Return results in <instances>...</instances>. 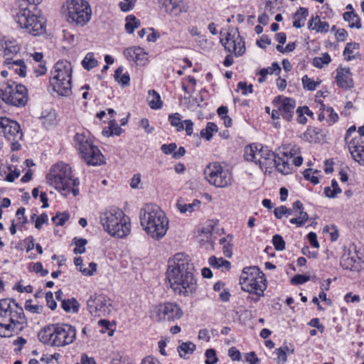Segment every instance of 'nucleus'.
Returning <instances> with one entry per match:
<instances>
[{
    "label": "nucleus",
    "instance_id": "nucleus-1",
    "mask_svg": "<svg viewBox=\"0 0 364 364\" xmlns=\"http://www.w3.org/2000/svg\"><path fill=\"white\" fill-rule=\"evenodd\" d=\"M193 270V264L184 253H177L168 260L166 278L175 294L187 296L196 290Z\"/></svg>",
    "mask_w": 364,
    "mask_h": 364
},
{
    "label": "nucleus",
    "instance_id": "nucleus-2",
    "mask_svg": "<svg viewBox=\"0 0 364 364\" xmlns=\"http://www.w3.org/2000/svg\"><path fill=\"white\" fill-rule=\"evenodd\" d=\"M26 323L23 308L14 299H0V336L10 337Z\"/></svg>",
    "mask_w": 364,
    "mask_h": 364
},
{
    "label": "nucleus",
    "instance_id": "nucleus-3",
    "mask_svg": "<svg viewBox=\"0 0 364 364\" xmlns=\"http://www.w3.org/2000/svg\"><path fill=\"white\" fill-rule=\"evenodd\" d=\"M139 219L144 230L151 238L159 240L166 234L169 221L158 205L146 204L140 210Z\"/></svg>",
    "mask_w": 364,
    "mask_h": 364
},
{
    "label": "nucleus",
    "instance_id": "nucleus-4",
    "mask_svg": "<svg viewBox=\"0 0 364 364\" xmlns=\"http://www.w3.org/2000/svg\"><path fill=\"white\" fill-rule=\"evenodd\" d=\"M46 180L49 185L64 196L70 193L74 196L79 194V179L74 178L71 167L68 164L58 162L53 165L46 176Z\"/></svg>",
    "mask_w": 364,
    "mask_h": 364
},
{
    "label": "nucleus",
    "instance_id": "nucleus-5",
    "mask_svg": "<svg viewBox=\"0 0 364 364\" xmlns=\"http://www.w3.org/2000/svg\"><path fill=\"white\" fill-rule=\"evenodd\" d=\"M39 341L51 346L63 347L71 344L76 338V328L68 323H56L41 329Z\"/></svg>",
    "mask_w": 364,
    "mask_h": 364
},
{
    "label": "nucleus",
    "instance_id": "nucleus-6",
    "mask_svg": "<svg viewBox=\"0 0 364 364\" xmlns=\"http://www.w3.org/2000/svg\"><path fill=\"white\" fill-rule=\"evenodd\" d=\"M100 219L104 230L111 236L123 238L130 232V219L120 209L105 210L101 213Z\"/></svg>",
    "mask_w": 364,
    "mask_h": 364
},
{
    "label": "nucleus",
    "instance_id": "nucleus-7",
    "mask_svg": "<svg viewBox=\"0 0 364 364\" xmlns=\"http://www.w3.org/2000/svg\"><path fill=\"white\" fill-rule=\"evenodd\" d=\"M72 66L67 60L58 61L51 71L50 84L59 95L68 96L71 93Z\"/></svg>",
    "mask_w": 364,
    "mask_h": 364
},
{
    "label": "nucleus",
    "instance_id": "nucleus-8",
    "mask_svg": "<svg viewBox=\"0 0 364 364\" xmlns=\"http://www.w3.org/2000/svg\"><path fill=\"white\" fill-rule=\"evenodd\" d=\"M240 284L242 290L257 296H264V291L267 288L264 275L256 266L243 268L240 277Z\"/></svg>",
    "mask_w": 364,
    "mask_h": 364
},
{
    "label": "nucleus",
    "instance_id": "nucleus-9",
    "mask_svg": "<svg viewBox=\"0 0 364 364\" xmlns=\"http://www.w3.org/2000/svg\"><path fill=\"white\" fill-rule=\"evenodd\" d=\"M74 142L81 158L87 165L100 166L105 163L104 156L89 136L85 133H77Z\"/></svg>",
    "mask_w": 364,
    "mask_h": 364
},
{
    "label": "nucleus",
    "instance_id": "nucleus-10",
    "mask_svg": "<svg viewBox=\"0 0 364 364\" xmlns=\"http://www.w3.org/2000/svg\"><path fill=\"white\" fill-rule=\"evenodd\" d=\"M244 159L247 161L253 162L265 172H271L274 164V152L268 146L261 144H251L245 146Z\"/></svg>",
    "mask_w": 364,
    "mask_h": 364
},
{
    "label": "nucleus",
    "instance_id": "nucleus-11",
    "mask_svg": "<svg viewBox=\"0 0 364 364\" xmlns=\"http://www.w3.org/2000/svg\"><path fill=\"white\" fill-rule=\"evenodd\" d=\"M220 42L224 46L225 50L229 53L223 61V65L225 67H230L233 64L232 55L237 58L242 56L245 53V41L240 36L237 29H230L225 38L220 39Z\"/></svg>",
    "mask_w": 364,
    "mask_h": 364
},
{
    "label": "nucleus",
    "instance_id": "nucleus-12",
    "mask_svg": "<svg viewBox=\"0 0 364 364\" xmlns=\"http://www.w3.org/2000/svg\"><path fill=\"white\" fill-rule=\"evenodd\" d=\"M67 21L78 26H85L90 21L92 9L85 0H70L67 3Z\"/></svg>",
    "mask_w": 364,
    "mask_h": 364
},
{
    "label": "nucleus",
    "instance_id": "nucleus-13",
    "mask_svg": "<svg viewBox=\"0 0 364 364\" xmlns=\"http://www.w3.org/2000/svg\"><path fill=\"white\" fill-rule=\"evenodd\" d=\"M0 97L8 105L15 107H23L28 100L26 87L21 84H0Z\"/></svg>",
    "mask_w": 364,
    "mask_h": 364
},
{
    "label": "nucleus",
    "instance_id": "nucleus-14",
    "mask_svg": "<svg viewBox=\"0 0 364 364\" xmlns=\"http://www.w3.org/2000/svg\"><path fill=\"white\" fill-rule=\"evenodd\" d=\"M16 21L21 28L33 36H38L45 31L43 19L38 16L28 7H21L16 15Z\"/></svg>",
    "mask_w": 364,
    "mask_h": 364
},
{
    "label": "nucleus",
    "instance_id": "nucleus-15",
    "mask_svg": "<svg viewBox=\"0 0 364 364\" xmlns=\"http://www.w3.org/2000/svg\"><path fill=\"white\" fill-rule=\"evenodd\" d=\"M204 175L208 183L217 188H226L232 183L231 172L218 162L206 166Z\"/></svg>",
    "mask_w": 364,
    "mask_h": 364
},
{
    "label": "nucleus",
    "instance_id": "nucleus-16",
    "mask_svg": "<svg viewBox=\"0 0 364 364\" xmlns=\"http://www.w3.org/2000/svg\"><path fill=\"white\" fill-rule=\"evenodd\" d=\"M87 305L90 314L95 317L106 316L111 312V300L103 294L91 295Z\"/></svg>",
    "mask_w": 364,
    "mask_h": 364
},
{
    "label": "nucleus",
    "instance_id": "nucleus-17",
    "mask_svg": "<svg viewBox=\"0 0 364 364\" xmlns=\"http://www.w3.org/2000/svg\"><path fill=\"white\" fill-rule=\"evenodd\" d=\"M183 311L175 302H165L155 306L154 316L157 321H173L183 316Z\"/></svg>",
    "mask_w": 364,
    "mask_h": 364
},
{
    "label": "nucleus",
    "instance_id": "nucleus-18",
    "mask_svg": "<svg viewBox=\"0 0 364 364\" xmlns=\"http://www.w3.org/2000/svg\"><path fill=\"white\" fill-rule=\"evenodd\" d=\"M0 134L10 141H18L23 137L19 124L8 117H0Z\"/></svg>",
    "mask_w": 364,
    "mask_h": 364
},
{
    "label": "nucleus",
    "instance_id": "nucleus-19",
    "mask_svg": "<svg viewBox=\"0 0 364 364\" xmlns=\"http://www.w3.org/2000/svg\"><path fill=\"white\" fill-rule=\"evenodd\" d=\"M272 102L279 109L284 119L291 120L296 107V101L294 99L279 95L276 97Z\"/></svg>",
    "mask_w": 364,
    "mask_h": 364
},
{
    "label": "nucleus",
    "instance_id": "nucleus-20",
    "mask_svg": "<svg viewBox=\"0 0 364 364\" xmlns=\"http://www.w3.org/2000/svg\"><path fill=\"white\" fill-rule=\"evenodd\" d=\"M348 149L353 159L364 166V142L360 137L352 139L348 142Z\"/></svg>",
    "mask_w": 364,
    "mask_h": 364
},
{
    "label": "nucleus",
    "instance_id": "nucleus-21",
    "mask_svg": "<svg viewBox=\"0 0 364 364\" xmlns=\"http://www.w3.org/2000/svg\"><path fill=\"white\" fill-rule=\"evenodd\" d=\"M336 81L337 85L343 89H348L353 87L352 73L349 68L338 67L336 69Z\"/></svg>",
    "mask_w": 364,
    "mask_h": 364
},
{
    "label": "nucleus",
    "instance_id": "nucleus-22",
    "mask_svg": "<svg viewBox=\"0 0 364 364\" xmlns=\"http://www.w3.org/2000/svg\"><path fill=\"white\" fill-rule=\"evenodd\" d=\"M124 55L128 60L138 65H144L147 61V53L141 47H131L124 50Z\"/></svg>",
    "mask_w": 364,
    "mask_h": 364
},
{
    "label": "nucleus",
    "instance_id": "nucleus-23",
    "mask_svg": "<svg viewBox=\"0 0 364 364\" xmlns=\"http://www.w3.org/2000/svg\"><path fill=\"white\" fill-rule=\"evenodd\" d=\"M292 210L294 215H298L296 218L289 220L290 223L296 225L297 227H302L309 220V215L304 211V205L300 200H296L292 204Z\"/></svg>",
    "mask_w": 364,
    "mask_h": 364
},
{
    "label": "nucleus",
    "instance_id": "nucleus-24",
    "mask_svg": "<svg viewBox=\"0 0 364 364\" xmlns=\"http://www.w3.org/2000/svg\"><path fill=\"white\" fill-rule=\"evenodd\" d=\"M357 257L355 253L352 255L350 250L346 252L341 258V266L346 269L359 271L360 265V262L357 261Z\"/></svg>",
    "mask_w": 364,
    "mask_h": 364
},
{
    "label": "nucleus",
    "instance_id": "nucleus-25",
    "mask_svg": "<svg viewBox=\"0 0 364 364\" xmlns=\"http://www.w3.org/2000/svg\"><path fill=\"white\" fill-rule=\"evenodd\" d=\"M165 7L169 14L176 16L188 11V6L183 0H168L165 2Z\"/></svg>",
    "mask_w": 364,
    "mask_h": 364
},
{
    "label": "nucleus",
    "instance_id": "nucleus-26",
    "mask_svg": "<svg viewBox=\"0 0 364 364\" xmlns=\"http://www.w3.org/2000/svg\"><path fill=\"white\" fill-rule=\"evenodd\" d=\"M4 64L8 66L9 69H12L15 73L21 77H26L27 66L23 60H14L11 58H6Z\"/></svg>",
    "mask_w": 364,
    "mask_h": 364
},
{
    "label": "nucleus",
    "instance_id": "nucleus-27",
    "mask_svg": "<svg viewBox=\"0 0 364 364\" xmlns=\"http://www.w3.org/2000/svg\"><path fill=\"white\" fill-rule=\"evenodd\" d=\"M288 158L277 156L274 152V164L273 168H276L277 170L283 174H289L292 171V166L289 164Z\"/></svg>",
    "mask_w": 364,
    "mask_h": 364
},
{
    "label": "nucleus",
    "instance_id": "nucleus-28",
    "mask_svg": "<svg viewBox=\"0 0 364 364\" xmlns=\"http://www.w3.org/2000/svg\"><path fill=\"white\" fill-rule=\"evenodd\" d=\"M0 50H3L5 57L10 58L9 55H14L19 52L20 46L15 41L1 39Z\"/></svg>",
    "mask_w": 364,
    "mask_h": 364
},
{
    "label": "nucleus",
    "instance_id": "nucleus-29",
    "mask_svg": "<svg viewBox=\"0 0 364 364\" xmlns=\"http://www.w3.org/2000/svg\"><path fill=\"white\" fill-rule=\"evenodd\" d=\"M299 154L300 148L296 145H294L289 150L283 151V156L289 159H292V163L295 166H299L303 163V158Z\"/></svg>",
    "mask_w": 364,
    "mask_h": 364
},
{
    "label": "nucleus",
    "instance_id": "nucleus-30",
    "mask_svg": "<svg viewBox=\"0 0 364 364\" xmlns=\"http://www.w3.org/2000/svg\"><path fill=\"white\" fill-rule=\"evenodd\" d=\"M308 28L318 33H326L329 29V24L326 21H321L319 16H313L308 23Z\"/></svg>",
    "mask_w": 364,
    "mask_h": 364
},
{
    "label": "nucleus",
    "instance_id": "nucleus-31",
    "mask_svg": "<svg viewBox=\"0 0 364 364\" xmlns=\"http://www.w3.org/2000/svg\"><path fill=\"white\" fill-rule=\"evenodd\" d=\"M201 202L199 200L195 199L191 203H186L183 199H179L177 201L176 207L178 210L182 213H193L198 210L200 208Z\"/></svg>",
    "mask_w": 364,
    "mask_h": 364
},
{
    "label": "nucleus",
    "instance_id": "nucleus-32",
    "mask_svg": "<svg viewBox=\"0 0 364 364\" xmlns=\"http://www.w3.org/2000/svg\"><path fill=\"white\" fill-rule=\"evenodd\" d=\"M309 15L308 9L300 7L294 15L293 26L300 28L305 25V21Z\"/></svg>",
    "mask_w": 364,
    "mask_h": 364
},
{
    "label": "nucleus",
    "instance_id": "nucleus-33",
    "mask_svg": "<svg viewBox=\"0 0 364 364\" xmlns=\"http://www.w3.org/2000/svg\"><path fill=\"white\" fill-rule=\"evenodd\" d=\"M147 102L151 109H158L162 107L163 102L160 95L154 90L148 92Z\"/></svg>",
    "mask_w": 364,
    "mask_h": 364
},
{
    "label": "nucleus",
    "instance_id": "nucleus-34",
    "mask_svg": "<svg viewBox=\"0 0 364 364\" xmlns=\"http://www.w3.org/2000/svg\"><path fill=\"white\" fill-rule=\"evenodd\" d=\"M208 264L213 268L216 269H224L225 270H229L231 267V264L229 261L224 259L222 257H216L215 256H211L208 259Z\"/></svg>",
    "mask_w": 364,
    "mask_h": 364
},
{
    "label": "nucleus",
    "instance_id": "nucleus-35",
    "mask_svg": "<svg viewBox=\"0 0 364 364\" xmlns=\"http://www.w3.org/2000/svg\"><path fill=\"white\" fill-rule=\"evenodd\" d=\"M343 18L346 21L349 23V27L356 28L358 29L361 28L360 18L353 10L345 12L343 14Z\"/></svg>",
    "mask_w": 364,
    "mask_h": 364
},
{
    "label": "nucleus",
    "instance_id": "nucleus-36",
    "mask_svg": "<svg viewBox=\"0 0 364 364\" xmlns=\"http://www.w3.org/2000/svg\"><path fill=\"white\" fill-rule=\"evenodd\" d=\"M61 307L66 312L72 311L77 313L79 310L80 304L75 298H72L62 300Z\"/></svg>",
    "mask_w": 364,
    "mask_h": 364
},
{
    "label": "nucleus",
    "instance_id": "nucleus-37",
    "mask_svg": "<svg viewBox=\"0 0 364 364\" xmlns=\"http://www.w3.org/2000/svg\"><path fill=\"white\" fill-rule=\"evenodd\" d=\"M123 67L120 66L114 72V80L122 86L129 85L130 77L128 73H123Z\"/></svg>",
    "mask_w": 364,
    "mask_h": 364
},
{
    "label": "nucleus",
    "instance_id": "nucleus-38",
    "mask_svg": "<svg viewBox=\"0 0 364 364\" xmlns=\"http://www.w3.org/2000/svg\"><path fill=\"white\" fill-rule=\"evenodd\" d=\"M125 30L128 33H133L134 30L140 26V21L131 14L126 17Z\"/></svg>",
    "mask_w": 364,
    "mask_h": 364
},
{
    "label": "nucleus",
    "instance_id": "nucleus-39",
    "mask_svg": "<svg viewBox=\"0 0 364 364\" xmlns=\"http://www.w3.org/2000/svg\"><path fill=\"white\" fill-rule=\"evenodd\" d=\"M218 126L213 122H208L205 129H201L200 136L205 138L207 141H210L213 134L218 132Z\"/></svg>",
    "mask_w": 364,
    "mask_h": 364
},
{
    "label": "nucleus",
    "instance_id": "nucleus-40",
    "mask_svg": "<svg viewBox=\"0 0 364 364\" xmlns=\"http://www.w3.org/2000/svg\"><path fill=\"white\" fill-rule=\"evenodd\" d=\"M168 119L171 125L176 127L177 132H181L184 129L183 121L181 120L179 113L176 112L169 114Z\"/></svg>",
    "mask_w": 364,
    "mask_h": 364
},
{
    "label": "nucleus",
    "instance_id": "nucleus-41",
    "mask_svg": "<svg viewBox=\"0 0 364 364\" xmlns=\"http://www.w3.org/2000/svg\"><path fill=\"white\" fill-rule=\"evenodd\" d=\"M82 66L87 70L95 68L98 65L97 60L94 57L93 53H88L82 60Z\"/></svg>",
    "mask_w": 364,
    "mask_h": 364
},
{
    "label": "nucleus",
    "instance_id": "nucleus-42",
    "mask_svg": "<svg viewBox=\"0 0 364 364\" xmlns=\"http://www.w3.org/2000/svg\"><path fill=\"white\" fill-rule=\"evenodd\" d=\"M177 349L180 356L183 357L186 354L193 353L196 350V345L191 341H188L182 343V344L180 345Z\"/></svg>",
    "mask_w": 364,
    "mask_h": 364
},
{
    "label": "nucleus",
    "instance_id": "nucleus-43",
    "mask_svg": "<svg viewBox=\"0 0 364 364\" xmlns=\"http://www.w3.org/2000/svg\"><path fill=\"white\" fill-rule=\"evenodd\" d=\"M331 58L328 53H322L321 57H315L313 59L312 64L314 67L322 68L324 65H328L331 63Z\"/></svg>",
    "mask_w": 364,
    "mask_h": 364
},
{
    "label": "nucleus",
    "instance_id": "nucleus-44",
    "mask_svg": "<svg viewBox=\"0 0 364 364\" xmlns=\"http://www.w3.org/2000/svg\"><path fill=\"white\" fill-rule=\"evenodd\" d=\"M232 237L228 235L227 237H223L220 239L219 242L220 245H223V252L226 257L230 258L232 255V245L229 242H227V240L229 239L230 241Z\"/></svg>",
    "mask_w": 364,
    "mask_h": 364
},
{
    "label": "nucleus",
    "instance_id": "nucleus-45",
    "mask_svg": "<svg viewBox=\"0 0 364 364\" xmlns=\"http://www.w3.org/2000/svg\"><path fill=\"white\" fill-rule=\"evenodd\" d=\"M359 48V44L357 43H348L345 47L343 50V55L345 59L348 61L351 60L355 58V56L353 55V51L355 50H358Z\"/></svg>",
    "mask_w": 364,
    "mask_h": 364
},
{
    "label": "nucleus",
    "instance_id": "nucleus-46",
    "mask_svg": "<svg viewBox=\"0 0 364 364\" xmlns=\"http://www.w3.org/2000/svg\"><path fill=\"white\" fill-rule=\"evenodd\" d=\"M301 82L304 88L310 91L315 90L321 82V80L314 81L313 79L309 77L306 75L303 76Z\"/></svg>",
    "mask_w": 364,
    "mask_h": 364
},
{
    "label": "nucleus",
    "instance_id": "nucleus-47",
    "mask_svg": "<svg viewBox=\"0 0 364 364\" xmlns=\"http://www.w3.org/2000/svg\"><path fill=\"white\" fill-rule=\"evenodd\" d=\"M289 350L287 346H282L275 350L274 353L277 356V362L279 364H284L287 360V352Z\"/></svg>",
    "mask_w": 364,
    "mask_h": 364
},
{
    "label": "nucleus",
    "instance_id": "nucleus-48",
    "mask_svg": "<svg viewBox=\"0 0 364 364\" xmlns=\"http://www.w3.org/2000/svg\"><path fill=\"white\" fill-rule=\"evenodd\" d=\"M321 107H324V109L326 111V115L327 117V122L329 124L335 123L338 119V115L337 113H336L333 110V109L331 107L326 106L324 104H321Z\"/></svg>",
    "mask_w": 364,
    "mask_h": 364
},
{
    "label": "nucleus",
    "instance_id": "nucleus-49",
    "mask_svg": "<svg viewBox=\"0 0 364 364\" xmlns=\"http://www.w3.org/2000/svg\"><path fill=\"white\" fill-rule=\"evenodd\" d=\"M70 215L68 212L58 213L52 218V221L56 225H63L68 220Z\"/></svg>",
    "mask_w": 364,
    "mask_h": 364
},
{
    "label": "nucleus",
    "instance_id": "nucleus-50",
    "mask_svg": "<svg viewBox=\"0 0 364 364\" xmlns=\"http://www.w3.org/2000/svg\"><path fill=\"white\" fill-rule=\"evenodd\" d=\"M75 247L73 250L75 254H82L85 252V245L87 244V241L86 239L80 238L77 239L75 238Z\"/></svg>",
    "mask_w": 364,
    "mask_h": 364
},
{
    "label": "nucleus",
    "instance_id": "nucleus-51",
    "mask_svg": "<svg viewBox=\"0 0 364 364\" xmlns=\"http://www.w3.org/2000/svg\"><path fill=\"white\" fill-rule=\"evenodd\" d=\"M272 244L277 251H282L285 249V241L280 235L273 236Z\"/></svg>",
    "mask_w": 364,
    "mask_h": 364
},
{
    "label": "nucleus",
    "instance_id": "nucleus-52",
    "mask_svg": "<svg viewBox=\"0 0 364 364\" xmlns=\"http://www.w3.org/2000/svg\"><path fill=\"white\" fill-rule=\"evenodd\" d=\"M205 364H215L218 362L216 352L214 349L210 348L205 351Z\"/></svg>",
    "mask_w": 364,
    "mask_h": 364
},
{
    "label": "nucleus",
    "instance_id": "nucleus-53",
    "mask_svg": "<svg viewBox=\"0 0 364 364\" xmlns=\"http://www.w3.org/2000/svg\"><path fill=\"white\" fill-rule=\"evenodd\" d=\"M136 1V0H122L119 2V6L122 11H129L134 8Z\"/></svg>",
    "mask_w": 364,
    "mask_h": 364
},
{
    "label": "nucleus",
    "instance_id": "nucleus-54",
    "mask_svg": "<svg viewBox=\"0 0 364 364\" xmlns=\"http://www.w3.org/2000/svg\"><path fill=\"white\" fill-rule=\"evenodd\" d=\"M177 149V144L176 143H171L168 144H164L161 146V151L166 155L173 154L174 151Z\"/></svg>",
    "mask_w": 364,
    "mask_h": 364
},
{
    "label": "nucleus",
    "instance_id": "nucleus-55",
    "mask_svg": "<svg viewBox=\"0 0 364 364\" xmlns=\"http://www.w3.org/2000/svg\"><path fill=\"white\" fill-rule=\"evenodd\" d=\"M310 279L309 276L303 274H296L291 279V282L294 285L302 284Z\"/></svg>",
    "mask_w": 364,
    "mask_h": 364
},
{
    "label": "nucleus",
    "instance_id": "nucleus-56",
    "mask_svg": "<svg viewBox=\"0 0 364 364\" xmlns=\"http://www.w3.org/2000/svg\"><path fill=\"white\" fill-rule=\"evenodd\" d=\"M25 309L26 311H31L32 313L39 314L43 310V306L41 305H33L31 304V301H26L25 304Z\"/></svg>",
    "mask_w": 364,
    "mask_h": 364
},
{
    "label": "nucleus",
    "instance_id": "nucleus-57",
    "mask_svg": "<svg viewBox=\"0 0 364 364\" xmlns=\"http://www.w3.org/2000/svg\"><path fill=\"white\" fill-rule=\"evenodd\" d=\"M48 216L46 213H43L37 217L35 228L38 230H40L42 227L43 224L48 223Z\"/></svg>",
    "mask_w": 364,
    "mask_h": 364
},
{
    "label": "nucleus",
    "instance_id": "nucleus-58",
    "mask_svg": "<svg viewBox=\"0 0 364 364\" xmlns=\"http://www.w3.org/2000/svg\"><path fill=\"white\" fill-rule=\"evenodd\" d=\"M32 270L37 274H40L41 277L46 276L48 274V271L43 269V264L41 262L32 264Z\"/></svg>",
    "mask_w": 364,
    "mask_h": 364
},
{
    "label": "nucleus",
    "instance_id": "nucleus-59",
    "mask_svg": "<svg viewBox=\"0 0 364 364\" xmlns=\"http://www.w3.org/2000/svg\"><path fill=\"white\" fill-rule=\"evenodd\" d=\"M33 70L36 75L37 77H39L46 74L47 71V68L44 63H38L36 65H33Z\"/></svg>",
    "mask_w": 364,
    "mask_h": 364
},
{
    "label": "nucleus",
    "instance_id": "nucleus-60",
    "mask_svg": "<svg viewBox=\"0 0 364 364\" xmlns=\"http://www.w3.org/2000/svg\"><path fill=\"white\" fill-rule=\"evenodd\" d=\"M237 87L242 90V93L245 95L247 93H252L253 92L252 85H247L245 82H239Z\"/></svg>",
    "mask_w": 364,
    "mask_h": 364
},
{
    "label": "nucleus",
    "instance_id": "nucleus-61",
    "mask_svg": "<svg viewBox=\"0 0 364 364\" xmlns=\"http://www.w3.org/2000/svg\"><path fill=\"white\" fill-rule=\"evenodd\" d=\"M46 300L48 306L51 309L54 310L57 307V304L53 299V295L51 291H48L46 294Z\"/></svg>",
    "mask_w": 364,
    "mask_h": 364
},
{
    "label": "nucleus",
    "instance_id": "nucleus-62",
    "mask_svg": "<svg viewBox=\"0 0 364 364\" xmlns=\"http://www.w3.org/2000/svg\"><path fill=\"white\" fill-rule=\"evenodd\" d=\"M25 211H26L25 208L21 207L17 210L16 213V217H17L18 220H19V223L21 225H24V224L27 223V222H28V220H27L26 217L25 216Z\"/></svg>",
    "mask_w": 364,
    "mask_h": 364
},
{
    "label": "nucleus",
    "instance_id": "nucleus-63",
    "mask_svg": "<svg viewBox=\"0 0 364 364\" xmlns=\"http://www.w3.org/2000/svg\"><path fill=\"white\" fill-rule=\"evenodd\" d=\"M270 44L271 39L267 35H262L260 39L257 41V45L262 48H265L267 45Z\"/></svg>",
    "mask_w": 364,
    "mask_h": 364
},
{
    "label": "nucleus",
    "instance_id": "nucleus-64",
    "mask_svg": "<svg viewBox=\"0 0 364 364\" xmlns=\"http://www.w3.org/2000/svg\"><path fill=\"white\" fill-rule=\"evenodd\" d=\"M246 361L250 364H259V360L258 358L256 356L255 352H250L246 354L245 356Z\"/></svg>",
    "mask_w": 364,
    "mask_h": 364
}]
</instances>
